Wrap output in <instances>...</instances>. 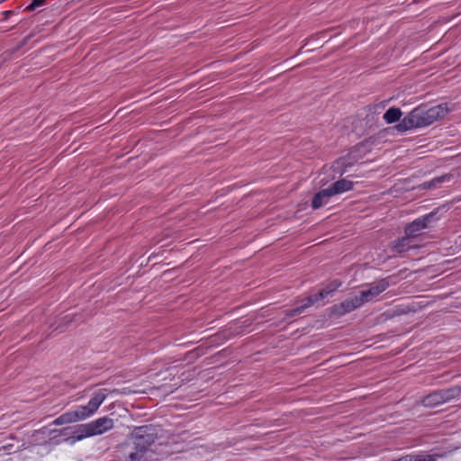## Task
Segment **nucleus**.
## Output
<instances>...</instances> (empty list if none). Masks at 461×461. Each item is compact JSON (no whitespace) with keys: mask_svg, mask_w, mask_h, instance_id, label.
Returning a JSON list of instances; mask_svg holds the SVG:
<instances>
[{"mask_svg":"<svg viewBox=\"0 0 461 461\" xmlns=\"http://www.w3.org/2000/svg\"><path fill=\"white\" fill-rule=\"evenodd\" d=\"M93 437L103 435L114 428V420L103 416L87 423Z\"/></svg>","mask_w":461,"mask_h":461,"instance_id":"obj_6","label":"nucleus"},{"mask_svg":"<svg viewBox=\"0 0 461 461\" xmlns=\"http://www.w3.org/2000/svg\"><path fill=\"white\" fill-rule=\"evenodd\" d=\"M443 398L444 402H447L452 399L457 398L461 395V387L453 386L447 389L439 390Z\"/></svg>","mask_w":461,"mask_h":461,"instance_id":"obj_13","label":"nucleus"},{"mask_svg":"<svg viewBox=\"0 0 461 461\" xmlns=\"http://www.w3.org/2000/svg\"><path fill=\"white\" fill-rule=\"evenodd\" d=\"M390 285L388 278H383L366 286L357 295L348 297L342 303L335 304L332 311L335 314L343 315L350 312L363 304L375 301L379 294L384 292Z\"/></svg>","mask_w":461,"mask_h":461,"instance_id":"obj_3","label":"nucleus"},{"mask_svg":"<svg viewBox=\"0 0 461 461\" xmlns=\"http://www.w3.org/2000/svg\"><path fill=\"white\" fill-rule=\"evenodd\" d=\"M439 455H418V456H410L411 457V461H437Z\"/></svg>","mask_w":461,"mask_h":461,"instance_id":"obj_15","label":"nucleus"},{"mask_svg":"<svg viewBox=\"0 0 461 461\" xmlns=\"http://www.w3.org/2000/svg\"><path fill=\"white\" fill-rule=\"evenodd\" d=\"M433 216L434 213H429L421 218L416 219L405 228V234L411 236L414 240L420 231L428 227Z\"/></svg>","mask_w":461,"mask_h":461,"instance_id":"obj_7","label":"nucleus"},{"mask_svg":"<svg viewBox=\"0 0 461 461\" xmlns=\"http://www.w3.org/2000/svg\"><path fill=\"white\" fill-rule=\"evenodd\" d=\"M331 197V194L328 188L322 189L320 192H318L312 201V206L313 209H319L324 204L327 203L329 198Z\"/></svg>","mask_w":461,"mask_h":461,"instance_id":"obj_12","label":"nucleus"},{"mask_svg":"<svg viewBox=\"0 0 461 461\" xmlns=\"http://www.w3.org/2000/svg\"><path fill=\"white\" fill-rule=\"evenodd\" d=\"M46 0H32L31 2V11L45 4Z\"/></svg>","mask_w":461,"mask_h":461,"instance_id":"obj_18","label":"nucleus"},{"mask_svg":"<svg viewBox=\"0 0 461 461\" xmlns=\"http://www.w3.org/2000/svg\"><path fill=\"white\" fill-rule=\"evenodd\" d=\"M396 461H411V457H410V456H405L402 458L397 459Z\"/></svg>","mask_w":461,"mask_h":461,"instance_id":"obj_21","label":"nucleus"},{"mask_svg":"<svg viewBox=\"0 0 461 461\" xmlns=\"http://www.w3.org/2000/svg\"><path fill=\"white\" fill-rule=\"evenodd\" d=\"M29 40V35L24 36L23 39L20 41V43L16 46L15 50L21 49L23 46H24Z\"/></svg>","mask_w":461,"mask_h":461,"instance_id":"obj_19","label":"nucleus"},{"mask_svg":"<svg viewBox=\"0 0 461 461\" xmlns=\"http://www.w3.org/2000/svg\"><path fill=\"white\" fill-rule=\"evenodd\" d=\"M63 320L65 321V324L67 325L73 321V316L68 314V315L64 316Z\"/></svg>","mask_w":461,"mask_h":461,"instance_id":"obj_20","label":"nucleus"},{"mask_svg":"<svg viewBox=\"0 0 461 461\" xmlns=\"http://www.w3.org/2000/svg\"><path fill=\"white\" fill-rule=\"evenodd\" d=\"M448 110L443 104L431 107L420 105L409 113L394 128L401 132L411 129L430 125L438 119L443 118Z\"/></svg>","mask_w":461,"mask_h":461,"instance_id":"obj_2","label":"nucleus"},{"mask_svg":"<svg viewBox=\"0 0 461 461\" xmlns=\"http://www.w3.org/2000/svg\"><path fill=\"white\" fill-rule=\"evenodd\" d=\"M412 248H415V245L413 244V238L407 234L391 244L392 251L396 254H402Z\"/></svg>","mask_w":461,"mask_h":461,"instance_id":"obj_9","label":"nucleus"},{"mask_svg":"<svg viewBox=\"0 0 461 461\" xmlns=\"http://www.w3.org/2000/svg\"><path fill=\"white\" fill-rule=\"evenodd\" d=\"M93 437L91 430L87 425V423L80 424L74 430L73 434L65 438L64 440L69 445H74L77 441H81L86 438Z\"/></svg>","mask_w":461,"mask_h":461,"instance_id":"obj_8","label":"nucleus"},{"mask_svg":"<svg viewBox=\"0 0 461 461\" xmlns=\"http://www.w3.org/2000/svg\"><path fill=\"white\" fill-rule=\"evenodd\" d=\"M402 116V111L400 108L392 107L389 108L384 114L383 118L387 123H393L400 120Z\"/></svg>","mask_w":461,"mask_h":461,"instance_id":"obj_14","label":"nucleus"},{"mask_svg":"<svg viewBox=\"0 0 461 461\" xmlns=\"http://www.w3.org/2000/svg\"><path fill=\"white\" fill-rule=\"evenodd\" d=\"M128 392L126 389H98L92 394V397L86 404L80 405L77 408V410L68 411L61 414L52 421V424L56 426H61L87 420L97 412L98 409L106 399L108 393L126 394Z\"/></svg>","mask_w":461,"mask_h":461,"instance_id":"obj_1","label":"nucleus"},{"mask_svg":"<svg viewBox=\"0 0 461 461\" xmlns=\"http://www.w3.org/2000/svg\"><path fill=\"white\" fill-rule=\"evenodd\" d=\"M353 188V183L347 179H340L334 184H332L328 190L330 191L331 196L344 193L346 191H349Z\"/></svg>","mask_w":461,"mask_h":461,"instance_id":"obj_10","label":"nucleus"},{"mask_svg":"<svg viewBox=\"0 0 461 461\" xmlns=\"http://www.w3.org/2000/svg\"><path fill=\"white\" fill-rule=\"evenodd\" d=\"M58 430L57 429H49L48 428H43L41 429H39V430H35L34 433H33V437H36L40 434H42V435H45V434H48V435H50L52 433H57Z\"/></svg>","mask_w":461,"mask_h":461,"instance_id":"obj_17","label":"nucleus"},{"mask_svg":"<svg viewBox=\"0 0 461 461\" xmlns=\"http://www.w3.org/2000/svg\"><path fill=\"white\" fill-rule=\"evenodd\" d=\"M131 438L135 450L126 451L123 449L125 454H128V458L125 461H146L149 448L157 438L156 429L151 425L136 427L131 432Z\"/></svg>","mask_w":461,"mask_h":461,"instance_id":"obj_4","label":"nucleus"},{"mask_svg":"<svg viewBox=\"0 0 461 461\" xmlns=\"http://www.w3.org/2000/svg\"><path fill=\"white\" fill-rule=\"evenodd\" d=\"M446 176L437 177L429 182H426L423 184V186L426 188H431L433 186H436L437 184L443 182Z\"/></svg>","mask_w":461,"mask_h":461,"instance_id":"obj_16","label":"nucleus"},{"mask_svg":"<svg viewBox=\"0 0 461 461\" xmlns=\"http://www.w3.org/2000/svg\"><path fill=\"white\" fill-rule=\"evenodd\" d=\"M341 285V282L339 280H333L330 282L326 287L322 288L314 297L308 296L304 299L303 304L297 306L296 308L290 310L286 312L287 316L293 317L302 313L306 308L310 307L313 303L324 299L326 296L335 292Z\"/></svg>","mask_w":461,"mask_h":461,"instance_id":"obj_5","label":"nucleus"},{"mask_svg":"<svg viewBox=\"0 0 461 461\" xmlns=\"http://www.w3.org/2000/svg\"><path fill=\"white\" fill-rule=\"evenodd\" d=\"M421 403L422 405L429 408H433L444 403L440 391H434L429 393L428 395L424 396L421 400Z\"/></svg>","mask_w":461,"mask_h":461,"instance_id":"obj_11","label":"nucleus"}]
</instances>
